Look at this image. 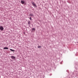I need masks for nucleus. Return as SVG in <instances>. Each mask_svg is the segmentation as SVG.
<instances>
[{
    "label": "nucleus",
    "mask_w": 78,
    "mask_h": 78,
    "mask_svg": "<svg viewBox=\"0 0 78 78\" xmlns=\"http://www.w3.org/2000/svg\"><path fill=\"white\" fill-rule=\"evenodd\" d=\"M21 3L22 4H24V3H25V2L23 1H21Z\"/></svg>",
    "instance_id": "obj_6"
},
{
    "label": "nucleus",
    "mask_w": 78,
    "mask_h": 78,
    "mask_svg": "<svg viewBox=\"0 0 78 78\" xmlns=\"http://www.w3.org/2000/svg\"><path fill=\"white\" fill-rule=\"evenodd\" d=\"M32 4L34 6H35V7H37V6L36 5V4H35V3H34V2H32Z\"/></svg>",
    "instance_id": "obj_1"
},
{
    "label": "nucleus",
    "mask_w": 78,
    "mask_h": 78,
    "mask_svg": "<svg viewBox=\"0 0 78 78\" xmlns=\"http://www.w3.org/2000/svg\"><path fill=\"white\" fill-rule=\"evenodd\" d=\"M28 25H30V21H29L28 22Z\"/></svg>",
    "instance_id": "obj_9"
},
{
    "label": "nucleus",
    "mask_w": 78,
    "mask_h": 78,
    "mask_svg": "<svg viewBox=\"0 0 78 78\" xmlns=\"http://www.w3.org/2000/svg\"><path fill=\"white\" fill-rule=\"evenodd\" d=\"M29 16H31L32 17H33V16H34V15H33V14H29Z\"/></svg>",
    "instance_id": "obj_5"
},
{
    "label": "nucleus",
    "mask_w": 78,
    "mask_h": 78,
    "mask_svg": "<svg viewBox=\"0 0 78 78\" xmlns=\"http://www.w3.org/2000/svg\"><path fill=\"white\" fill-rule=\"evenodd\" d=\"M10 50L11 51H15V50H13L11 49H10Z\"/></svg>",
    "instance_id": "obj_8"
},
{
    "label": "nucleus",
    "mask_w": 78,
    "mask_h": 78,
    "mask_svg": "<svg viewBox=\"0 0 78 78\" xmlns=\"http://www.w3.org/2000/svg\"><path fill=\"white\" fill-rule=\"evenodd\" d=\"M3 49H4V50H6V49L8 50V48L7 47H5L3 48Z\"/></svg>",
    "instance_id": "obj_4"
},
{
    "label": "nucleus",
    "mask_w": 78,
    "mask_h": 78,
    "mask_svg": "<svg viewBox=\"0 0 78 78\" xmlns=\"http://www.w3.org/2000/svg\"><path fill=\"white\" fill-rule=\"evenodd\" d=\"M11 58H12V59H15L16 57L14 56H11Z\"/></svg>",
    "instance_id": "obj_3"
},
{
    "label": "nucleus",
    "mask_w": 78,
    "mask_h": 78,
    "mask_svg": "<svg viewBox=\"0 0 78 78\" xmlns=\"http://www.w3.org/2000/svg\"><path fill=\"white\" fill-rule=\"evenodd\" d=\"M41 46H38V48H41Z\"/></svg>",
    "instance_id": "obj_10"
},
{
    "label": "nucleus",
    "mask_w": 78,
    "mask_h": 78,
    "mask_svg": "<svg viewBox=\"0 0 78 78\" xmlns=\"http://www.w3.org/2000/svg\"><path fill=\"white\" fill-rule=\"evenodd\" d=\"M32 31H35V28H32Z\"/></svg>",
    "instance_id": "obj_7"
},
{
    "label": "nucleus",
    "mask_w": 78,
    "mask_h": 78,
    "mask_svg": "<svg viewBox=\"0 0 78 78\" xmlns=\"http://www.w3.org/2000/svg\"><path fill=\"white\" fill-rule=\"evenodd\" d=\"M30 20H31V19H31V17H30Z\"/></svg>",
    "instance_id": "obj_11"
},
{
    "label": "nucleus",
    "mask_w": 78,
    "mask_h": 78,
    "mask_svg": "<svg viewBox=\"0 0 78 78\" xmlns=\"http://www.w3.org/2000/svg\"><path fill=\"white\" fill-rule=\"evenodd\" d=\"M3 29H4V28H3V27L2 26L0 27V30H1V31H3Z\"/></svg>",
    "instance_id": "obj_2"
}]
</instances>
